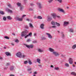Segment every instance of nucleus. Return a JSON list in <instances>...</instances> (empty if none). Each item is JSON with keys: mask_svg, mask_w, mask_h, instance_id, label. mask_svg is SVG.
I'll list each match as a JSON object with an SVG mask.
<instances>
[{"mask_svg": "<svg viewBox=\"0 0 76 76\" xmlns=\"http://www.w3.org/2000/svg\"><path fill=\"white\" fill-rule=\"evenodd\" d=\"M10 76H15V75H10Z\"/></svg>", "mask_w": 76, "mask_h": 76, "instance_id": "64", "label": "nucleus"}, {"mask_svg": "<svg viewBox=\"0 0 76 76\" xmlns=\"http://www.w3.org/2000/svg\"><path fill=\"white\" fill-rule=\"evenodd\" d=\"M56 22H55L54 21H52L51 22V24L52 25H54V26H55V25H56Z\"/></svg>", "mask_w": 76, "mask_h": 76, "instance_id": "16", "label": "nucleus"}, {"mask_svg": "<svg viewBox=\"0 0 76 76\" xmlns=\"http://www.w3.org/2000/svg\"><path fill=\"white\" fill-rule=\"evenodd\" d=\"M26 20L27 21H29V19L28 18L26 19Z\"/></svg>", "mask_w": 76, "mask_h": 76, "instance_id": "54", "label": "nucleus"}, {"mask_svg": "<svg viewBox=\"0 0 76 76\" xmlns=\"http://www.w3.org/2000/svg\"><path fill=\"white\" fill-rule=\"evenodd\" d=\"M56 26H52V28H56Z\"/></svg>", "mask_w": 76, "mask_h": 76, "instance_id": "59", "label": "nucleus"}, {"mask_svg": "<svg viewBox=\"0 0 76 76\" xmlns=\"http://www.w3.org/2000/svg\"><path fill=\"white\" fill-rule=\"evenodd\" d=\"M25 45L27 48H29V49L30 48H34V45H27L25 44Z\"/></svg>", "mask_w": 76, "mask_h": 76, "instance_id": "2", "label": "nucleus"}, {"mask_svg": "<svg viewBox=\"0 0 76 76\" xmlns=\"http://www.w3.org/2000/svg\"><path fill=\"white\" fill-rule=\"evenodd\" d=\"M17 6L19 7H20V6H22L20 3H17Z\"/></svg>", "mask_w": 76, "mask_h": 76, "instance_id": "30", "label": "nucleus"}, {"mask_svg": "<svg viewBox=\"0 0 76 76\" xmlns=\"http://www.w3.org/2000/svg\"><path fill=\"white\" fill-rule=\"evenodd\" d=\"M58 10L59 12H61L63 13H64V14L66 13V12H65L64 10H63V9L59 8H58Z\"/></svg>", "mask_w": 76, "mask_h": 76, "instance_id": "5", "label": "nucleus"}, {"mask_svg": "<svg viewBox=\"0 0 76 76\" xmlns=\"http://www.w3.org/2000/svg\"><path fill=\"white\" fill-rule=\"evenodd\" d=\"M11 44L12 45V46H14V45H15L14 44V43H11Z\"/></svg>", "mask_w": 76, "mask_h": 76, "instance_id": "51", "label": "nucleus"}, {"mask_svg": "<svg viewBox=\"0 0 76 76\" xmlns=\"http://www.w3.org/2000/svg\"><path fill=\"white\" fill-rule=\"evenodd\" d=\"M7 18L8 20H11L12 19V18L10 16H8L7 17Z\"/></svg>", "mask_w": 76, "mask_h": 76, "instance_id": "22", "label": "nucleus"}, {"mask_svg": "<svg viewBox=\"0 0 76 76\" xmlns=\"http://www.w3.org/2000/svg\"><path fill=\"white\" fill-rule=\"evenodd\" d=\"M5 54L6 56H11L10 53L9 52H6L5 53Z\"/></svg>", "mask_w": 76, "mask_h": 76, "instance_id": "12", "label": "nucleus"}, {"mask_svg": "<svg viewBox=\"0 0 76 76\" xmlns=\"http://www.w3.org/2000/svg\"><path fill=\"white\" fill-rule=\"evenodd\" d=\"M27 68L28 71H31V70L32 68H31V66H27Z\"/></svg>", "mask_w": 76, "mask_h": 76, "instance_id": "9", "label": "nucleus"}, {"mask_svg": "<svg viewBox=\"0 0 76 76\" xmlns=\"http://www.w3.org/2000/svg\"><path fill=\"white\" fill-rule=\"evenodd\" d=\"M7 69V68H4V69L5 70H6V69Z\"/></svg>", "mask_w": 76, "mask_h": 76, "instance_id": "63", "label": "nucleus"}, {"mask_svg": "<svg viewBox=\"0 0 76 76\" xmlns=\"http://www.w3.org/2000/svg\"><path fill=\"white\" fill-rule=\"evenodd\" d=\"M10 63H7V64L6 66H9L10 65Z\"/></svg>", "mask_w": 76, "mask_h": 76, "instance_id": "50", "label": "nucleus"}, {"mask_svg": "<svg viewBox=\"0 0 76 76\" xmlns=\"http://www.w3.org/2000/svg\"><path fill=\"white\" fill-rule=\"evenodd\" d=\"M7 6L9 7H10V8H12V6H11V5L10 4H9L7 5Z\"/></svg>", "mask_w": 76, "mask_h": 76, "instance_id": "34", "label": "nucleus"}, {"mask_svg": "<svg viewBox=\"0 0 76 76\" xmlns=\"http://www.w3.org/2000/svg\"><path fill=\"white\" fill-rule=\"evenodd\" d=\"M51 15L52 16H53V19H56V18H61L60 16H58V15L57 16L56 15V14L55 13L52 14H51Z\"/></svg>", "mask_w": 76, "mask_h": 76, "instance_id": "1", "label": "nucleus"}, {"mask_svg": "<svg viewBox=\"0 0 76 76\" xmlns=\"http://www.w3.org/2000/svg\"><path fill=\"white\" fill-rule=\"evenodd\" d=\"M33 43H36L37 42V40H34L32 41Z\"/></svg>", "mask_w": 76, "mask_h": 76, "instance_id": "42", "label": "nucleus"}, {"mask_svg": "<svg viewBox=\"0 0 76 76\" xmlns=\"http://www.w3.org/2000/svg\"><path fill=\"white\" fill-rule=\"evenodd\" d=\"M6 10L10 13H12V11L9 9L8 8H7Z\"/></svg>", "mask_w": 76, "mask_h": 76, "instance_id": "17", "label": "nucleus"}, {"mask_svg": "<svg viewBox=\"0 0 76 76\" xmlns=\"http://www.w3.org/2000/svg\"><path fill=\"white\" fill-rule=\"evenodd\" d=\"M37 19H42V18L41 17V16H37Z\"/></svg>", "mask_w": 76, "mask_h": 76, "instance_id": "29", "label": "nucleus"}, {"mask_svg": "<svg viewBox=\"0 0 76 76\" xmlns=\"http://www.w3.org/2000/svg\"><path fill=\"white\" fill-rule=\"evenodd\" d=\"M4 38H5V39H9V37L7 36H5L4 37Z\"/></svg>", "mask_w": 76, "mask_h": 76, "instance_id": "40", "label": "nucleus"}, {"mask_svg": "<svg viewBox=\"0 0 76 76\" xmlns=\"http://www.w3.org/2000/svg\"><path fill=\"white\" fill-rule=\"evenodd\" d=\"M74 76H76V73L75 72V74H74Z\"/></svg>", "mask_w": 76, "mask_h": 76, "instance_id": "61", "label": "nucleus"}, {"mask_svg": "<svg viewBox=\"0 0 76 76\" xmlns=\"http://www.w3.org/2000/svg\"><path fill=\"white\" fill-rule=\"evenodd\" d=\"M23 9H24V7L23 5L21 6L20 7V10L21 11H22L23 10Z\"/></svg>", "mask_w": 76, "mask_h": 76, "instance_id": "10", "label": "nucleus"}, {"mask_svg": "<svg viewBox=\"0 0 76 76\" xmlns=\"http://www.w3.org/2000/svg\"><path fill=\"white\" fill-rule=\"evenodd\" d=\"M37 4V6H38V7L39 8V9H41V8H42V4L40 3L37 2L36 3Z\"/></svg>", "mask_w": 76, "mask_h": 76, "instance_id": "7", "label": "nucleus"}, {"mask_svg": "<svg viewBox=\"0 0 76 76\" xmlns=\"http://www.w3.org/2000/svg\"><path fill=\"white\" fill-rule=\"evenodd\" d=\"M38 66H39V67H41V66H42V65H38Z\"/></svg>", "mask_w": 76, "mask_h": 76, "instance_id": "58", "label": "nucleus"}, {"mask_svg": "<svg viewBox=\"0 0 76 76\" xmlns=\"http://www.w3.org/2000/svg\"><path fill=\"white\" fill-rule=\"evenodd\" d=\"M49 51H50V52H52V53H53L54 52V50L53 48H49Z\"/></svg>", "mask_w": 76, "mask_h": 76, "instance_id": "18", "label": "nucleus"}, {"mask_svg": "<svg viewBox=\"0 0 76 76\" xmlns=\"http://www.w3.org/2000/svg\"><path fill=\"white\" fill-rule=\"evenodd\" d=\"M31 39H28L27 40L26 42H30L31 41Z\"/></svg>", "mask_w": 76, "mask_h": 76, "instance_id": "44", "label": "nucleus"}, {"mask_svg": "<svg viewBox=\"0 0 76 76\" xmlns=\"http://www.w3.org/2000/svg\"><path fill=\"white\" fill-rule=\"evenodd\" d=\"M69 24V22H64V26H66V25H67Z\"/></svg>", "mask_w": 76, "mask_h": 76, "instance_id": "19", "label": "nucleus"}, {"mask_svg": "<svg viewBox=\"0 0 76 76\" xmlns=\"http://www.w3.org/2000/svg\"><path fill=\"white\" fill-rule=\"evenodd\" d=\"M37 51L39 53H42V52H43V50L41 49H37Z\"/></svg>", "mask_w": 76, "mask_h": 76, "instance_id": "15", "label": "nucleus"}, {"mask_svg": "<svg viewBox=\"0 0 76 76\" xmlns=\"http://www.w3.org/2000/svg\"><path fill=\"white\" fill-rule=\"evenodd\" d=\"M50 67H54V66L53 65H51Z\"/></svg>", "mask_w": 76, "mask_h": 76, "instance_id": "62", "label": "nucleus"}, {"mask_svg": "<svg viewBox=\"0 0 76 76\" xmlns=\"http://www.w3.org/2000/svg\"><path fill=\"white\" fill-rule=\"evenodd\" d=\"M22 58H25V57H26V56H25V55H23L22 56Z\"/></svg>", "mask_w": 76, "mask_h": 76, "instance_id": "45", "label": "nucleus"}, {"mask_svg": "<svg viewBox=\"0 0 76 76\" xmlns=\"http://www.w3.org/2000/svg\"><path fill=\"white\" fill-rule=\"evenodd\" d=\"M34 36H36V35H37V34H36V33L34 34Z\"/></svg>", "mask_w": 76, "mask_h": 76, "instance_id": "60", "label": "nucleus"}, {"mask_svg": "<svg viewBox=\"0 0 76 76\" xmlns=\"http://www.w3.org/2000/svg\"><path fill=\"white\" fill-rule=\"evenodd\" d=\"M53 54L55 56H60V53L57 52H54L53 53Z\"/></svg>", "mask_w": 76, "mask_h": 76, "instance_id": "6", "label": "nucleus"}, {"mask_svg": "<svg viewBox=\"0 0 76 76\" xmlns=\"http://www.w3.org/2000/svg\"><path fill=\"white\" fill-rule=\"evenodd\" d=\"M17 20H19V21H22L23 19H22V18H17Z\"/></svg>", "mask_w": 76, "mask_h": 76, "instance_id": "23", "label": "nucleus"}, {"mask_svg": "<svg viewBox=\"0 0 76 76\" xmlns=\"http://www.w3.org/2000/svg\"><path fill=\"white\" fill-rule=\"evenodd\" d=\"M46 35L48 37L49 39H53V36L51 35V34L48 33H46Z\"/></svg>", "mask_w": 76, "mask_h": 76, "instance_id": "4", "label": "nucleus"}, {"mask_svg": "<svg viewBox=\"0 0 76 76\" xmlns=\"http://www.w3.org/2000/svg\"><path fill=\"white\" fill-rule=\"evenodd\" d=\"M24 32L26 33V34L27 33H28V30H25Z\"/></svg>", "mask_w": 76, "mask_h": 76, "instance_id": "46", "label": "nucleus"}, {"mask_svg": "<svg viewBox=\"0 0 76 76\" xmlns=\"http://www.w3.org/2000/svg\"><path fill=\"white\" fill-rule=\"evenodd\" d=\"M68 61L69 63L71 64H73V59L72 58H69Z\"/></svg>", "mask_w": 76, "mask_h": 76, "instance_id": "8", "label": "nucleus"}, {"mask_svg": "<svg viewBox=\"0 0 76 76\" xmlns=\"http://www.w3.org/2000/svg\"><path fill=\"white\" fill-rule=\"evenodd\" d=\"M28 36L29 37V36H30L31 37H32V32H30L29 33V34L28 35Z\"/></svg>", "mask_w": 76, "mask_h": 76, "instance_id": "33", "label": "nucleus"}, {"mask_svg": "<svg viewBox=\"0 0 76 76\" xmlns=\"http://www.w3.org/2000/svg\"><path fill=\"white\" fill-rule=\"evenodd\" d=\"M28 37V35H27L26 36H25V38H27V37Z\"/></svg>", "mask_w": 76, "mask_h": 76, "instance_id": "56", "label": "nucleus"}, {"mask_svg": "<svg viewBox=\"0 0 76 76\" xmlns=\"http://www.w3.org/2000/svg\"><path fill=\"white\" fill-rule=\"evenodd\" d=\"M14 66H11L10 68V70H13V69H14Z\"/></svg>", "mask_w": 76, "mask_h": 76, "instance_id": "28", "label": "nucleus"}, {"mask_svg": "<svg viewBox=\"0 0 76 76\" xmlns=\"http://www.w3.org/2000/svg\"><path fill=\"white\" fill-rule=\"evenodd\" d=\"M75 48H76V45H74L72 47V49H75Z\"/></svg>", "mask_w": 76, "mask_h": 76, "instance_id": "24", "label": "nucleus"}, {"mask_svg": "<svg viewBox=\"0 0 76 76\" xmlns=\"http://www.w3.org/2000/svg\"><path fill=\"white\" fill-rule=\"evenodd\" d=\"M26 33H25L24 31L23 32L21 33V36L22 37H24L25 36H26Z\"/></svg>", "mask_w": 76, "mask_h": 76, "instance_id": "11", "label": "nucleus"}, {"mask_svg": "<svg viewBox=\"0 0 76 76\" xmlns=\"http://www.w3.org/2000/svg\"><path fill=\"white\" fill-rule=\"evenodd\" d=\"M53 1V0H48V1L49 3H51L52 1Z\"/></svg>", "mask_w": 76, "mask_h": 76, "instance_id": "36", "label": "nucleus"}, {"mask_svg": "<svg viewBox=\"0 0 76 76\" xmlns=\"http://www.w3.org/2000/svg\"><path fill=\"white\" fill-rule=\"evenodd\" d=\"M44 24H41L40 25V28L41 29H44Z\"/></svg>", "mask_w": 76, "mask_h": 76, "instance_id": "13", "label": "nucleus"}, {"mask_svg": "<svg viewBox=\"0 0 76 76\" xmlns=\"http://www.w3.org/2000/svg\"><path fill=\"white\" fill-rule=\"evenodd\" d=\"M65 66L66 67H69V64L67 63H66L65 64Z\"/></svg>", "mask_w": 76, "mask_h": 76, "instance_id": "27", "label": "nucleus"}, {"mask_svg": "<svg viewBox=\"0 0 76 76\" xmlns=\"http://www.w3.org/2000/svg\"><path fill=\"white\" fill-rule=\"evenodd\" d=\"M46 39V38H45V37H43L42 39Z\"/></svg>", "mask_w": 76, "mask_h": 76, "instance_id": "57", "label": "nucleus"}, {"mask_svg": "<svg viewBox=\"0 0 76 76\" xmlns=\"http://www.w3.org/2000/svg\"><path fill=\"white\" fill-rule=\"evenodd\" d=\"M0 14L4 15V12L3 11H0Z\"/></svg>", "mask_w": 76, "mask_h": 76, "instance_id": "35", "label": "nucleus"}, {"mask_svg": "<svg viewBox=\"0 0 76 76\" xmlns=\"http://www.w3.org/2000/svg\"><path fill=\"white\" fill-rule=\"evenodd\" d=\"M54 69H55V70H58L59 69V67H55L54 68Z\"/></svg>", "mask_w": 76, "mask_h": 76, "instance_id": "38", "label": "nucleus"}, {"mask_svg": "<svg viewBox=\"0 0 76 76\" xmlns=\"http://www.w3.org/2000/svg\"><path fill=\"white\" fill-rule=\"evenodd\" d=\"M3 19L4 20V21H6V17H4L3 18Z\"/></svg>", "mask_w": 76, "mask_h": 76, "instance_id": "39", "label": "nucleus"}, {"mask_svg": "<svg viewBox=\"0 0 76 76\" xmlns=\"http://www.w3.org/2000/svg\"><path fill=\"white\" fill-rule=\"evenodd\" d=\"M57 0V1H58L59 3H61L62 2V0Z\"/></svg>", "mask_w": 76, "mask_h": 76, "instance_id": "43", "label": "nucleus"}, {"mask_svg": "<svg viewBox=\"0 0 76 76\" xmlns=\"http://www.w3.org/2000/svg\"><path fill=\"white\" fill-rule=\"evenodd\" d=\"M69 31L70 32H74V30L72 28H70L69 30Z\"/></svg>", "mask_w": 76, "mask_h": 76, "instance_id": "20", "label": "nucleus"}, {"mask_svg": "<svg viewBox=\"0 0 76 76\" xmlns=\"http://www.w3.org/2000/svg\"><path fill=\"white\" fill-rule=\"evenodd\" d=\"M75 72H73L71 73V75H75Z\"/></svg>", "mask_w": 76, "mask_h": 76, "instance_id": "47", "label": "nucleus"}, {"mask_svg": "<svg viewBox=\"0 0 76 76\" xmlns=\"http://www.w3.org/2000/svg\"><path fill=\"white\" fill-rule=\"evenodd\" d=\"M33 73H34V75H36V74H37V72H34Z\"/></svg>", "mask_w": 76, "mask_h": 76, "instance_id": "49", "label": "nucleus"}, {"mask_svg": "<svg viewBox=\"0 0 76 76\" xmlns=\"http://www.w3.org/2000/svg\"><path fill=\"white\" fill-rule=\"evenodd\" d=\"M28 63V61H26L24 62V64H27Z\"/></svg>", "mask_w": 76, "mask_h": 76, "instance_id": "41", "label": "nucleus"}, {"mask_svg": "<svg viewBox=\"0 0 76 76\" xmlns=\"http://www.w3.org/2000/svg\"><path fill=\"white\" fill-rule=\"evenodd\" d=\"M16 56L18 57L22 58V53L20 52H19L16 53Z\"/></svg>", "mask_w": 76, "mask_h": 76, "instance_id": "3", "label": "nucleus"}, {"mask_svg": "<svg viewBox=\"0 0 76 76\" xmlns=\"http://www.w3.org/2000/svg\"><path fill=\"white\" fill-rule=\"evenodd\" d=\"M61 35L62 36V37L63 38H64V34L63 33V32H62L61 33Z\"/></svg>", "mask_w": 76, "mask_h": 76, "instance_id": "31", "label": "nucleus"}, {"mask_svg": "<svg viewBox=\"0 0 76 76\" xmlns=\"http://www.w3.org/2000/svg\"><path fill=\"white\" fill-rule=\"evenodd\" d=\"M26 16V15H23L22 16V18H24V17H25V16Z\"/></svg>", "mask_w": 76, "mask_h": 76, "instance_id": "48", "label": "nucleus"}, {"mask_svg": "<svg viewBox=\"0 0 76 76\" xmlns=\"http://www.w3.org/2000/svg\"><path fill=\"white\" fill-rule=\"evenodd\" d=\"M56 26H60V24L56 22Z\"/></svg>", "mask_w": 76, "mask_h": 76, "instance_id": "21", "label": "nucleus"}, {"mask_svg": "<svg viewBox=\"0 0 76 76\" xmlns=\"http://www.w3.org/2000/svg\"><path fill=\"white\" fill-rule=\"evenodd\" d=\"M26 28L27 29H28V26H25Z\"/></svg>", "mask_w": 76, "mask_h": 76, "instance_id": "53", "label": "nucleus"}, {"mask_svg": "<svg viewBox=\"0 0 76 76\" xmlns=\"http://www.w3.org/2000/svg\"><path fill=\"white\" fill-rule=\"evenodd\" d=\"M41 61V60H40V59H37V61L39 63H41V62L40 61Z\"/></svg>", "mask_w": 76, "mask_h": 76, "instance_id": "26", "label": "nucleus"}, {"mask_svg": "<svg viewBox=\"0 0 76 76\" xmlns=\"http://www.w3.org/2000/svg\"><path fill=\"white\" fill-rule=\"evenodd\" d=\"M3 57L0 56V60H3Z\"/></svg>", "mask_w": 76, "mask_h": 76, "instance_id": "52", "label": "nucleus"}, {"mask_svg": "<svg viewBox=\"0 0 76 76\" xmlns=\"http://www.w3.org/2000/svg\"><path fill=\"white\" fill-rule=\"evenodd\" d=\"M15 42H17V43H18V42H19V40L17 39L15 40Z\"/></svg>", "mask_w": 76, "mask_h": 76, "instance_id": "37", "label": "nucleus"}, {"mask_svg": "<svg viewBox=\"0 0 76 76\" xmlns=\"http://www.w3.org/2000/svg\"><path fill=\"white\" fill-rule=\"evenodd\" d=\"M29 26L30 28H34V26H33V25H32V24L31 23H29Z\"/></svg>", "mask_w": 76, "mask_h": 76, "instance_id": "14", "label": "nucleus"}, {"mask_svg": "<svg viewBox=\"0 0 76 76\" xmlns=\"http://www.w3.org/2000/svg\"><path fill=\"white\" fill-rule=\"evenodd\" d=\"M34 4L33 3L31 4V6H34Z\"/></svg>", "mask_w": 76, "mask_h": 76, "instance_id": "55", "label": "nucleus"}, {"mask_svg": "<svg viewBox=\"0 0 76 76\" xmlns=\"http://www.w3.org/2000/svg\"><path fill=\"white\" fill-rule=\"evenodd\" d=\"M51 19H52V18H51L50 17H48V21H50V20H51Z\"/></svg>", "mask_w": 76, "mask_h": 76, "instance_id": "32", "label": "nucleus"}, {"mask_svg": "<svg viewBox=\"0 0 76 76\" xmlns=\"http://www.w3.org/2000/svg\"><path fill=\"white\" fill-rule=\"evenodd\" d=\"M28 62L30 65H31V64H32V62H31V61L30 60H28Z\"/></svg>", "mask_w": 76, "mask_h": 76, "instance_id": "25", "label": "nucleus"}]
</instances>
